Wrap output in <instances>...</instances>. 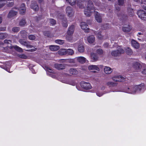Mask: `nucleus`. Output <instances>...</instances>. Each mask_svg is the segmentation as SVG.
<instances>
[{
  "instance_id": "58836bf2",
  "label": "nucleus",
  "mask_w": 146,
  "mask_h": 146,
  "mask_svg": "<svg viewBox=\"0 0 146 146\" xmlns=\"http://www.w3.org/2000/svg\"><path fill=\"white\" fill-rule=\"evenodd\" d=\"M19 28L17 27H14L12 29V31L13 33H17L19 31Z\"/></svg>"
},
{
  "instance_id": "ea45409f",
  "label": "nucleus",
  "mask_w": 146,
  "mask_h": 146,
  "mask_svg": "<svg viewBox=\"0 0 146 146\" xmlns=\"http://www.w3.org/2000/svg\"><path fill=\"white\" fill-rule=\"evenodd\" d=\"M62 25L64 27H66L68 26V24L66 20V19H64L62 23Z\"/></svg>"
},
{
  "instance_id": "2f4dec72",
  "label": "nucleus",
  "mask_w": 146,
  "mask_h": 146,
  "mask_svg": "<svg viewBox=\"0 0 146 146\" xmlns=\"http://www.w3.org/2000/svg\"><path fill=\"white\" fill-rule=\"evenodd\" d=\"M107 85L110 87H113L116 86L117 85V83L115 82H108L107 84Z\"/></svg>"
},
{
  "instance_id": "20e7f679",
  "label": "nucleus",
  "mask_w": 146,
  "mask_h": 146,
  "mask_svg": "<svg viewBox=\"0 0 146 146\" xmlns=\"http://www.w3.org/2000/svg\"><path fill=\"white\" fill-rule=\"evenodd\" d=\"M124 52V50L121 47L119 46L117 48L116 50L112 51L111 53V54L113 56L117 57L120 56Z\"/></svg>"
},
{
  "instance_id": "f257e3e1",
  "label": "nucleus",
  "mask_w": 146,
  "mask_h": 146,
  "mask_svg": "<svg viewBox=\"0 0 146 146\" xmlns=\"http://www.w3.org/2000/svg\"><path fill=\"white\" fill-rule=\"evenodd\" d=\"M144 86L143 84L139 85L129 86L125 88L123 92L129 94H134L143 89Z\"/></svg>"
},
{
  "instance_id": "0e129e2a",
  "label": "nucleus",
  "mask_w": 146,
  "mask_h": 146,
  "mask_svg": "<svg viewBox=\"0 0 146 146\" xmlns=\"http://www.w3.org/2000/svg\"><path fill=\"white\" fill-rule=\"evenodd\" d=\"M138 34L139 35H142V33H138Z\"/></svg>"
},
{
  "instance_id": "13d9d810",
  "label": "nucleus",
  "mask_w": 146,
  "mask_h": 146,
  "mask_svg": "<svg viewBox=\"0 0 146 146\" xmlns=\"http://www.w3.org/2000/svg\"><path fill=\"white\" fill-rule=\"evenodd\" d=\"M116 6H117L116 5H115V9L117 11H119L120 10V8L119 7H117Z\"/></svg>"
},
{
  "instance_id": "c85d7f7f",
  "label": "nucleus",
  "mask_w": 146,
  "mask_h": 146,
  "mask_svg": "<svg viewBox=\"0 0 146 146\" xmlns=\"http://www.w3.org/2000/svg\"><path fill=\"white\" fill-rule=\"evenodd\" d=\"M95 34L97 35L98 38L100 40L103 39V37L101 35L100 32L99 31L95 32Z\"/></svg>"
},
{
  "instance_id": "4d7b16f0",
  "label": "nucleus",
  "mask_w": 146,
  "mask_h": 146,
  "mask_svg": "<svg viewBox=\"0 0 146 146\" xmlns=\"http://www.w3.org/2000/svg\"><path fill=\"white\" fill-rule=\"evenodd\" d=\"M5 5V3H0V8H1Z\"/></svg>"
},
{
  "instance_id": "79ce46f5",
  "label": "nucleus",
  "mask_w": 146,
  "mask_h": 146,
  "mask_svg": "<svg viewBox=\"0 0 146 146\" xmlns=\"http://www.w3.org/2000/svg\"><path fill=\"white\" fill-rule=\"evenodd\" d=\"M28 38L30 40H33L35 39L36 37L33 35H31L29 36Z\"/></svg>"
},
{
  "instance_id": "473e14b6",
  "label": "nucleus",
  "mask_w": 146,
  "mask_h": 146,
  "mask_svg": "<svg viewBox=\"0 0 146 146\" xmlns=\"http://www.w3.org/2000/svg\"><path fill=\"white\" fill-rule=\"evenodd\" d=\"M59 53L61 55H66V49H62L59 52Z\"/></svg>"
},
{
  "instance_id": "5701e85b",
  "label": "nucleus",
  "mask_w": 146,
  "mask_h": 146,
  "mask_svg": "<svg viewBox=\"0 0 146 146\" xmlns=\"http://www.w3.org/2000/svg\"><path fill=\"white\" fill-rule=\"evenodd\" d=\"M74 26L71 25L67 31V34L68 35H72L74 31Z\"/></svg>"
},
{
  "instance_id": "9b49d317",
  "label": "nucleus",
  "mask_w": 146,
  "mask_h": 146,
  "mask_svg": "<svg viewBox=\"0 0 146 146\" xmlns=\"http://www.w3.org/2000/svg\"><path fill=\"white\" fill-rule=\"evenodd\" d=\"M95 17V19L97 21L98 23H100L102 21V14L97 12L94 11Z\"/></svg>"
},
{
  "instance_id": "c756f323",
  "label": "nucleus",
  "mask_w": 146,
  "mask_h": 146,
  "mask_svg": "<svg viewBox=\"0 0 146 146\" xmlns=\"http://www.w3.org/2000/svg\"><path fill=\"white\" fill-rule=\"evenodd\" d=\"M20 34L21 37L24 38H26L27 37V33L25 31H21L20 32Z\"/></svg>"
},
{
  "instance_id": "dca6fc26",
  "label": "nucleus",
  "mask_w": 146,
  "mask_h": 146,
  "mask_svg": "<svg viewBox=\"0 0 146 146\" xmlns=\"http://www.w3.org/2000/svg\"><path fill=\"white\" fill-rule=\"evenodd\" d=\"M99 66L95 65H91L88 67V69L89 70H96L98 71H100Z\"/></svg>"
},
{
  "instance_id": "c9c22d12",
  "label": "nucleus",
  "mask_w": 146,
  "mask_h": 146,
  "mask_svg": "<svg viewBox=\"0 0 146 146\" xmlns=\"http://www.w3.org/2000/svg\"><path fill=\"white\" fill-rule=\"evenodd\" d=\"M26 23V22L25 19H22L19 22V25L21 26H24Z\"/></svg>"
},
{
  "instance_id": "412c9836",
  "label": "nucleus",
  "mask_w": 146,
  "mask_h": 146,
  "mask_svg": "<svg viewBox=\"0 0 146 146\" xmlns=\"http://www.w3.org/2000/svg\"><path fill=\"white\" fill-rule=\"evenodd\" d=\"M131 28L129 25H126L124 26L122 28L123 31L126 33L129 32L131 31Z\"/></svg>"
},
{
  "instance_id": "7c9ffc66",
  "label": "nucleus",
  "mask_w": 146,
  "mask_h": 146,
  "mask_svg": "<svg viewBox=\"0 0 146 146\" xmlns=\"http://www.w3.org/2000/svg\"><path fill=\"white\" fill-rule=\"evenodd\" d=\"M9 47L10 48H13L15 50L20 52H23L22 48L17 46H10Z\"/></svg>"
},
{
  "instance_id": "a878e982",
  "label": "nucleus",
  "mask_w": 146,
  "mask_h": 146,
  "mask_svg": "<svg viewBox=\"0 0 146 146\" xmlns=\"http://www.w3.org/2000/svg\"><path fill=\"white\" fill-rule=\"evenodd\" d=\"M59 47L58 46L51 45L49 47L50 49L52 51H56L59 48Z\"/></svg>"
},
{
  "instance_id": "bb28decb",
  "label": "nucleus",
  "mask_w": 146,
  "mask_h": 146,
  "mask_svg": "<svg viewBox=\"0 0 146 146\" xmlns=\"http://www.w3.org/2000/svg\"><path fill=\"white\" fill-rule=\"evenodd\" d=\"M69 72L70 74L72 75L77 74L78 73V72L77 70L74 68H71L69 70Z\"/></svg>"
},
{
  "instance_id": "8fccbe9b",
  "label": "nucleus",
  "mask_w": 146,
  "mask_h": 146,
  "mask_svg": "<svg viewBox=\"0 0 146 146\" xmlns=\"http://www.w3.org/2000/svg\"><path fill=\"white\" fill-rule=\"evenodd\" d=\"M43 33L44 35L47 36H49V32L48 31L44 32Z\"/></svg>"
},
{
  "instance_id": "7ed1b4c3",
  "label": "nucleus",
  "mask_w": 146,
  "mask_h": 146,
  "mask_svg": "<svg viewBox=\"0 0 146 146\" xmlns=\"http://www.w3.org/2000/svg\"><path fill=\"white\" fill-rule=\"evenodd\" d=\"M77 4L78 6H79L80 8H83L84 7V5H82L84 4V2L83 1L84 0H76ZM68 1L70 4L71 5H73L75 4L76 0H66Z\"/></svg>"
},
{
  "instance_id": "69168bd1",
  "label": "nucleus",
  "mask_w": 146,
  "mask_h": 146,
  "mask_svg": "<svg viewBox=\"0 0 146 146\" xmlns=\"http://www.w3.org/2000/svg\"><path fill=\"white\" fill-rule=\"evenodd\" d=\"M40 19V17H39V18L36 17V19L37 20V21L38 20H39Z\"/></svg>"
},
{
  "instance_id": "f3484780",
  "label": "nucleus",
  "mask_w": 146,
  "mask_h": 146,
  "mask_svg": "<svg viewBox=\"0 0 146 146\" xmlns=\"http://www.w3.org/2000/svg\"><path fill=\"white\" fill-rule=\"evenodd\" d=\"M31 7L35 11L38 10L39 7L36 3L35 2H32L31 4Z\"/></svg>"
},
{
  "instance_id": "c03bdc74",
  "label": "nucleus",
  "mask_w": 146,
  "mask_h": 146,
  "mask_svg": "<svg viewBox=\"0 0 146 146\" xmlns=\"http://www.w3.org/2000/svg\"><path fill=\"white\" fill-rule=\"evenodd\" d=\"M14 4V3L13 2H7V5L8 7H11Z\"/></svg>"
},
{
  "instance_id": "4be33fe9",
  "label": "nucleus",
  "mask_w": 146,
  "mask_h": 146,
  "mask_svg": "<svg viewBox=\"0 0 146 146\" xmlns=\"http://www.w3.org/2000/svg\"><path fill=\"white\" fill-rule=\"evenodd\" d=\"M91 59L93 62H95L97 61L98 58L97 56L94 53H91Z\"/></svg>"
},
{
  "instance_id": "9d476101",
  "label": "nucleus",
  "mask_w": 146,
  "mask_h": 146,
  "mask_svg": "<svg viewBox=\"0 0 146 146\" xmlns=\"http://www.w3.org/2000/svg\"><path fill=\"white\" fill-rule=\"evenodd\" d=\"M66 13L67 15L69 17L73 16L74 13L72 8L70 7H68L66 8Z\"/></svg>"
},
{
  "instance_id": "37998d69",
  "label": "nucleus",
  "mask_w": 146,
  "mask_h": 146,
  "mask_svg": "<svg viewBox=\"0 0 146 146\" xmlns=\"http://www.w3.org/2000/svg\"><path fill=\"white\" fill-rule=\"evenodd\" d=\"M96 52L98 54L101 55L103 53V51L102 49H100L97 50Z\"/></svg>"
},
{
  "instance_id": "423d86ee",
  "label": "nucleus",
  "mask_w": 146,
  "mask_h": 146,
  "mask_svg": "<svg viewBox=\"0 0 146 146\" xmlns=\"http://www.w3.org/2000/svg\"><path fill=\"white\" fill-rule=\"evenodd\" d=\"M144 9L146 10V7H145ZM137 13L139 17L141 19L146 20V11L142 10H140L137 11Z\"/></svg>"
},
{
  "instance_id": "4c0bfd02",
  "label": "nucleus",
  "mask_w": 146,
  "mask_h": 146,
  "mask_svg": "<svg viewBox=\"0 0 146 146\" xmlns=\"http://www.w3.org/2000/svg\"><path fill=\"white\" fill-rule=\"evenodd\" d=\"M72 35H68L67 34L66 36V39L68 41L71 42L72 41L73 39V37Z\"/></svg>"
},
{
  "instance_id": "6ab92c4d",
  "label": "nucleus",
  "mask_w": 146,
  "mask_h": 146,
  "mask_svg": "<svg viewBox=\"0 0 146 146\" xmlns=\"http://www.w3.org/2000/svg\"><path fill=\"white\" fill-rule=\"evenodd\" d=\"M45 69L47 71L51 73V74H49L51 77L53 78H55L56 77L55 75H53V74L54 73V72L52 69L48 67H46ZM47 73L48 74H49L48 72Z\"/></svg>"
},
{
  "instance_id": "39448f33",
  "label": "nucleus",
  "mask_w": 146,
  "mask_h": 146,
  "mask_svg": "<svg viewBox=\"0 0 146 146\" xmlns=\"http://www.w3.org/2000/svg\"><path fill=\"white\" fill-rule=\"evenodd\" d=\"M143 64L139 61H135L133 63V68L137 72L139 71L142 68Z\"/></svg>"
},
{
  "instance_id": "774afa93",
  "label": "nucleus",
  "mask_w": 146,
  "mask_h": 146,
  "mask_svg": "<svg viewBox=\"0 0 146 146\" xmlns=\"http://www.w3.org/2000/svg\"><path fill=\"white\" fill-rule=\"evenodd\" d=\"M91 21H90V23H88V22L87 23H88L89 24H91Z\"/></svg>"
},
{
  "instance_id": "de8ad7c7",
  "label": "nucleus",
  "mask_w": 146,
  "mask_h": 146,
  "mask_svg": "<svg viewBox=\"0 0 146 146\" xmlns=\"http://www.w3.org/2000/svg\"><path fill=\"white\" fill-rule=\"evenodd\" d=\"M118 2L119 5H123L124 3V0H118Z\"/></svg>"
},
{
  "instance_id": "aec40b11",
  "label": "nucleus",
  "mask_w": 146,
  "mask_h": 146,
  "mask_svg": "<svg viewBox=\"0 0 146 146\" xmlns=\"http://www.w3.org/2000/svg\"><path fill=\"white\" fill-rule=\"evenodd\" d=\"M95 40V38L94 36H90L87 38V40L88 42L90 43L94 42Z\"/></svg>"
},
{
  "instance_id": "864d4df0",
  "label": "nucleus",
  "mask_w": 146,
  "mask_h": 146,
  "mask_svg": "<svg viewBox=\"0 0 146 146\" xmlns=\"http://www.w3.org/2000/svg\"><path fill=\"white\" fill-rule=\"evenodd\" d=\"M96 94L99 97H100L103 95V94L99 92L97 93Z\"/></svg>"
},
{
  "instance_id": "f8f14e48",
  "label": "nucleus",
  "mask_w": 146,
  "mask_h": 146,
  "mask_svg": "<svg viewBox=\"0 0 146 146\" xmlns=\"http://www.w3.org/2000/svg\"><path fill=\"white\" fill-rule=\"evenodd\" d=\"M19 42L22 45L26 46L27 48H31L33 47V46L29 44L28 42L24 41L21 39L19 40Z\"/></svg>"
},
{
  "instance_id": "b1692460",
  "label": "nucleus",
  "mask_w": 146,
  "mask_h": 146,
  "mask_svg": "<svg viewBox=\"0 0 146 146\" xmlns=\"http://www.w3.org/2000/svg\"><path fill=\"white\" fill-rule=\"evenodd\" d=\"M77 61L81 63H84L86 60V59L84 57L82 56L78 57L76 58Z\"/></svg>"
},
{
  "instance_id": "6e6d98bb",
  "label": "nucleus",
  "mask_w": 146,
  "mask_h": 146,
  "mask_svg": "<svg viewBox=\"0 0 146 146\" xmlns=\"http://www.w3.org/2000/svg\"><path fill=\"white\" fill-rule=\"evenodd\" d=\"M142 74H146V69H144L142 72Z\"/></svg>"
},
{
  "instance_id": "6e6552de",
  "label": "nucleus",
  "mask_w": 146,
  "mask_h": 146,
  "mask_svg": "<svg viewBox=\"0 0 146 146\" xmlns=\"http://www.w3.org/2000/svg\"><path fill=\"white\" fill-rule=\"evenodd\" d=\"M16 9H17L16 8H13L9 12L7 15L8 18H13L17 15V12L15 11Z\"/></svg>"
},
{
  "instance_id": "ddd939ff",
  "label": "nucleus",
  "mask_w": 146,
  "mask_h": 146,
  "mask_svg": "<svg viewBox=\"0 0 146 146\" xmlns=\"http://www.w3.org/2000/svg\"><path fill=\"white\" fill-rule=\"evenodd\" d=\"M80 26L82 29L84 31L86 32H88L89 31V29L87 27V25L84 22H82L81 23Z\"/></svg>"
},
{
  "instance_id": "49530a36",
  "label": "nucleus",
  "mask_w": 146,
  "mask_h": 146,
  "mask_svg": "<svg viewBox=\"0 0 146 146\" xmlns=\"http://www.w3.org/2000/svg\"><path fill=\"white\" fill-rule=\"evenodd\" d=\"M19 56L21 58L25 59H26L27 57V56L23 54L19 55Z\"/></svg>"
},
{
  "instance_id": "72a5a7b5",
  "label": "nucleus",
  "mask_w": 146,
  "mask_h": 146,
  "mask_svg": "<svg viewBox=\"0 0 146 146\" xmlns=\"http://www.w3.org/2000/svg\"><path fill=\"white\" fill-rule=\"evenodd\" d=\"M126 53L129 55H131L133 53V51L132 50L129 48L127 47L125 49Z\"/></svg>"
},
{
  "instance_id": "3c124183",
  "label": "nucleus",
  "mask_w": 146,
  "mask_h": 146,
  "mask_svg": "<svg viewBox=\"0 0 146 146\" xmlns=\"http://www.w3.org/2000/svg\"><path fill=\"white\" fill-rule=\"evenodd\" d=\"M109 46L108 43H105L104 44V46L105 48H107Z\"/></svg>"
},
{
  "instance_id": "a19ab883",
  "label": "nucleus",
  "mask_w": 146,
  "mask_h": 146,
  "mask_svg": "<svg viewBox=\"0 0 146 146\" xmlns=\"http://www.w3.org/2000/svg\"><path fill=\"white\" fill-rule=\"evenodd\" d=\"M55 42L60 44H62L64 43V41L61 40H55Z\"/></svg>"
},
{
  "instance_id": "f03ea898",
  "label": "nucleus",
  "mask_w": 146,
  "mask_h": 146,
  "mask_svg": "<svg viewBox=\"0 0 146 146\" xmlns=\"http://www.w3.org/2000/svg\"><path fill=\"white\" fill-rule=\"evenodd\" d=\"M93 5L92 1H88L87 3V6L86 7L87 9L84 11V14L87 16H90L92 13L93 12Z\"/></svg>"
},
{
  "instance_id": "a211bd4d",
  "label": "nucleus",
  "mask_w": 146,
  "mask_h": 146,
  "mask_svg": "<svg viewBox=\"0 0 146 146\" xmlns=\"http://www.w3.org/2000/svg\"><path fill=\"white\" fill-rule=\"evenodd\" d=\"M132 46L135 48L138 49L140 46V45L137 42L134 40H132L131 41Z\"/></svg>"
},
{
  "instance_id": "4468645a",
  "label": "nucleus",
  "mask_w": 146,
  "mask_h": 146,
  "mask_svg": "<svg viewBox=\"0 0 146 146\" xmlns=\"http://www.w3.org/2000/svg\"><path fill=\"white\" fill-rule=\"evenodd\" d=\"M18 10L21 14H25L26 11V8L25 7V5L24 3L22 4Z\"/></svg>"
},
{
  "instance_id": "f704fd0d",
  "label": "nucleus",
  "mask_w": 146,
  "mask_h": 146,
  "mask_svg": "<svg viewBox=\"0 0 146 146\" xmlns=\"http://www.w3.org/2000/svg\"><path fill=\"white\" fill-rule=\"evenodd\" d=\"M74 53L73 50L70 49H66V55H72Z\"/></svg>"
},
{
  "instance_id": "1a4fd4ad",
  "label": "nucleus",
  "mask_w": 146,
  "mask_h": 146,
  "mask_svg": "<svg viewBox=\"0 0 146 146\" xmlns=\"http://www.w3.org/2000/svg\"><path fill=\"white\" fill-rule=\"evenodd\" d=\"M112 79L115 82H123L125 80V78L121 76H115L113 77Z\"/></svg>"
},
{
  "instance_id": "cd10ccee",
  "label": "nucleus",
  "mask_w": 146,
  "mask_h": 146,
  "mask_svg": "<svg viewBox=\"0 0 146 146\" xmlns=\"http://www.w3.org/2000/svg\"><path fill=\"white\" fill-rule=\"evenodd\" d=\"M9 35L6 33H0V39H3L8 37Z\"/></svg>"
},
{
  "instance_id": "2eb2a0df",
  "label": "nucleus",
  "mask_w": 146,
  "mask_h": 146,
  "mask_svg": "<svg viewBox=\"0 0 146 146\" xmlns=\"http://www.w3.org/2000/svg\"><path fill=\"white\" fill-rule=\"evenodd\" d=\"M112 69L110 67L106 66L104 68V71L106 74H110L112 72Z\"/></svg>"
},
{
  "instance_id": "e2e57ef3",
  "label": "nucleus",
  "mask_w": 146,
  "mask_h": 146,
  "mask_svg": "<svg viewBox=\"0 0 146 146\" xmlns=\"http://www.w3.org/2000/svg\"><path fill=\"white\" fill-rule=\"evenodd\" d=\"M76 87L77 88L78 90H80L79 89V87L78 86H76Z\"/></svg>"
},
{
  "instance_id": "e433bc0d",
  "label": "nucleus",
  "mask_w": 146,
  "mask_h": 146,
  "mask_svg": "<svg viewBox=\"0 0 146 146\" xmlns=\"http://www.w3.org/2000/svg\"><path fill=\"white\" fill-rule=\"evenodd\" d=\"M78 51L80 52H83L84 51V48L83 46L82 45H80L78 47Z\"/></svg>"
},
{
  "instance_id": "0eeeda50",
  "label": "nucleus",
  "mask_w": 146,
  "mask_h": 146,
  "mask_svg": "<svg viewBox=\"0 0 146 146\" xmlns=\"http://www.w3.org/2000/svg\"><path fill=\"white\" fill-rule=\"evenodd\" d=\"M80 85L82 88L86 90L90 89L92 88L90 84L88 82H82L80 83Z\"/></svg>"
},
{
  "instance_id": "052dcab7",
  "label": "nucleus",
  "mask_w": 146,
  "mask_h": 146,
  "mask_svg": "<svg viewBox=\"0 0 146 146\" xmlns=\"http://www.w3.org/2000/svg\"><path fill=\"white\" fill-rule=\"evenodd\" d=\"M43 1V0H38L39 3H41Z\"/></svg>"
},
{
  "instance_id": "bf43d9fd",
  "label": "nucleus",
  "mask_w": 146,
  "mask_h": 146,
  "mask_svg": "<svg viewBox=\"0 0 146 146\" xmlns=\"http://www.w3.org/2000/svg\"><path fill=\"white\" fill-rule=\"evenodd\" d=\"M31 71L33 73V74L36 73V72H35V70H34L33 69H32Z\"/></svg>"
},
{
  "instance_id": "338daca9",
  "label": "nucleus",
  "mask_w": 146,
  "mask_h": 146,
  "mask_svg": "<svg viewBox=\"0 0 146 146\" xmlns=\"http://www.w3.org/2000/svg\"><path fill=\"white\" fill-rule=\"evenodd\" d=\"M135 2H137L138 1V0H133Z\"/></svg>"
},
{
  "instance_id": "a18cd8bd",
  "label": "nucleus",
  "mask_w": 146,
  "mask_h": 146,
  "mask_svg": "<svg viewBox=\"0 0 146 146\" xmlns=\"http://www.w3.org/2000/svg\"><path fill=\"white\" fill-rule=\"evenodd\" d=\"M49 20L50 23L52 25H55L56 23V21L53 19H50Z\"/></svg>"
},
{
  "instance_id": "603ef678",
  "label": "nucleus",
  "mask_w": 146,
  "mask_h": 146,
  "mask_svg": "<svg viewBox=\"0 0 146 146\" xmlns=\"http://www.w3.org/2000/svg\"><path fill=\"white\" fill-rule=\"evenodd\" d=\"M131 14L130 13L129 14L130 16H133L134 14L133 11V10H131Z\"/></svg>"
},
{
  "instance_id": "393cba45",
  "label": "nucleus",
  "mask_w": 146,
  "mask_h": 146,
  "mask_svg": "<svg viewBox=\"0 0 146 146\" xmlns=\"http://www.w3.org/2000/svg\"><path fill=\"white\" fill-rule=\"evenodd\" d=\"M54 67L55 68L58 70L63 69L65 68V66L64 65L60 64H55Z\"/></svg>"
},
{
  "instance_id": "09e8293b",
  "label": "nucleus",
  "mask_w": 146,
  "mask_h": 146,
  "mask_svg": "<svg viewBox=\"0 0 146 146\" xmlns=\"http://www.w3.org/2000/svg\"><path fill=\"white\" fill-rule=\"evenodd\" d=\"M4 42L5 44H9L11 42V41L9 40H4Z\"/></svg>"
},
{
  "instance_id": "5fc2aeb1",
  "label": "nucleus",
  "mask_w": 146,
  "mask_h": 146,
  "mask_svg": "<svg viewBox=\"0 0 146 146\" xmlns=\"http://www.w3.org/2000/svg\"><path fill=\"white\" fill-rule=\"evenodd\" d=\"M5 28H0V31H5Z\"/></svg>"
},
{
  "instance_id": "680f3d73",
  "label": "nucleus",
  "mask_w": 146,
  "mask_h": 146,
  "mask_svg": "<svg viewBox=\"0 0 146 146\" xmlns=\"http://www.w3.org/2000/svg\"><path fill=\"white\" fill-rule=\"evenodd\" d=\"M2 18L1 17H0V24L2 22Z\"/></svg>"
}]
</instances>
